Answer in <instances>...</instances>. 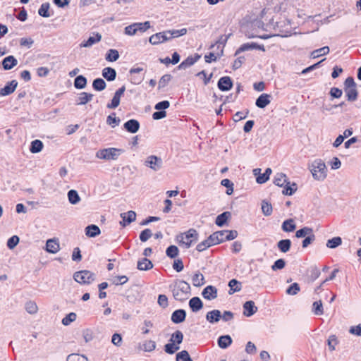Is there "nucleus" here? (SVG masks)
<instances>
[{
    "mask_svg": "<svg viewBox=\"0 0 361 361\" xmlns=\"http://www.w3.org/2000/svg\"><path fill=\"white\" fill-rule=\"evenodd\" d=\"M308 168L315 180L322 181L326 178L327 176V168L324 161L321 159H315L309 165Z\"/></svg>",
    "mask_w": 361,
    "mask_h": 361,
    "instance_id": "f03ea898",
    "label": "nucleus"
},
{
    "mask_svg": "<svg viewBox=\"0 0 361 361\" xmlns=\"http://www.w3.org/2000/svg\"><path fill=\"white\" fill-rule=\"evenodd\" d=\"M179 349V346L173 343H169L164 345V350L166 353L172 355Z\"/></svg>",
    "mask_w": 361,
    "mask_h": 361,
    "instance_id": "774afa93",
    "label": "nucleus"
},
{
    "mask_svg": "<svg viewBox=\"0 0 361 361\" xmlns=\"http://www.w3.org/2000/svg\"><path fill=\"white\" fill-rule=\"evenodd\" d=\"M44 145L43 142L39 140H35L32 141L30 147V151L33 153H39L43 149Z\"/></svg>",
    "mask_w": 361,
    "mask_h": 361,
    "instance_id": "72a5a7b5",
    "label": "nucleus"
},
{
    "mask_svg": "<svg viewBox=\"0 0 361 361\" xmlns=\"http://www.w3.org/2000/svg\"><path fill=\"white\" fill-rule=\"evenodd\" d=\"M272 206L271 204L269 203L266 200H262V211L264 216H269L272 214Z\"/></svg>",
    "mask_w": 361,
    "mask_h": 361,
    "instance_id": "c03bdc74",
    "label": "nucleus"
},
{
    "mask_svg": "<svg viewBox=\"0 0 361 361\" xmlns=\"http://www.w3.org/2000/svg\"><path fill=\"white\" fill-rule=\"evenodd\" d=\"M186 318V312L183 309L175 310L172 314L171 319L174 324H180L183 322Z\"/></svg>",
    "mask_w": 361,
    "mask_h": 361,
    "instance_id": "2eb2a0df",
    "label": "nucleus"
},
{
    "mask_svg": "<svg viewBox=\"0 0 361 361\" xmlns=\"http://www.w3.org/2000/svg\"><path fill=\"white\" fill-rule=\"evenodd\" d=\"M67 361H88L86 356L78 353H72L68 355Z\"/></svg>",
    "mask_w": 361,
    "mask_h": 361,
    "instance_id": "6e6d98bb",
    "label": "nucleus"
},
{
    "mask_svg": "<svg viewBox=\"0 0 361 361\" xmlns=\"http://www.w3.org/2000/svg\"><path fill=\"white\" fill-rule=\"evenodd\" d=\"M217 86L221 91H228L233 87V81L229 76H224L219 80Z\"/></svg>",
    "mask_w": 361,
    "mask_h": 361,
    "instance_id": "1a4fd4ad",
    "label": "nucleus"
},
{
    "mask_svg": "<svg viewBox=\"0 0 361 361\" xmlns=\"http://www.w3.org/2000/svg\"><path fill=\"white\" fill-rule=\"evenodd\" d=\"M50 5L49 3H44L38 10V14L44 18H49L51 15L49 12Z\"/></svg>",
    "mask_w": 361,
    "mask_h": 361,
    "instance_id": "8fccbe9b",
    "label": "nucleus"
},
{
    "mask_svg": "<svg viewBox=\"0 0 361 361\" xmlns=\"http://www.w3.org/2000/svg\"><path fill=\"white\" fill-rule=\"evenodd\" d=\"M290 183L288 181V180H287V182L285 183V184L283 185L284 189L282 191V193L283 195H292L297 190L298 188H297V184L295 183H292V185L294 186V188H290Z\"/></svg>",
    "mask_w": 361,
    "mask_h": 361,
    "instance_id": "37998d69",
    "label": "nucleus"
},
{
    "mask_svg": "<svg viewBox=\"0 0 361 361\" xmlns=\"http://www.w3.org/2000/svg\"><path fill=\"white\" fill-rule=\"evenodd\" d=\"M206 319L211 324L217 323L221 319V312L219 310L209 311L206 314Z\"/></svg>",
    "mask_w": 361,
    "mask_h": 361,
    "instance_id": "6ab92c4d",
    "label": "nucleus"
},
{
    "mask_svg": "<svg viewBox=\"0 0 361 361\" xmlns=\"http://www.w3.org/2000/svg\"><path fill=\"white\" fill-rule=\"evenodd\" d=\"M169 33V32L166 30L164 32H160L154 34L149 38V42L152 45H157L159 44L169 41V40H170Z\"/></svg>",
    "mask_w": 361,
    "mask_h": 361,
    "instance_id": "0eeeda50",
    "label": "nucleus"
},
{
    "mask_svg": "<svg viewBox=\"0 0 361 361\" xmlns=\"http://www.w3.org/2000/svg\"><path fill=\"white\" fill-rule=\"evenodd\" d=\"M316 239L315 235L313 233V232L306 236L305 239L302 240V247L303 248L307 247L310 244H312Z\"/></svg>",
    "mask_w": 361,
    "mask_h": 361,
    "instance_id": "0e129e2a",
    "label": "nucleus"
},
{
    "mask_svg": "<svg viewBox=\"0 0 361 361\" xmlns=\"http://www.w3.org/2000/svg\"><path fill=\"white\" fill-rule=\"evenodd\" d=\"M189 307L193 312H197L202 309L203 302L199 297H193L189 300Z\"/></svg>",
    "mask_w": 361,
    "mask_h": 361,
    "instance_id": "412c9836",
    "label": "nucleus"
},
{
    "mask_svg": "<svg viewBox=\"0 0 361 361\" xmlns=\"http://www.w3.org/2000/svg\"><path fill=\"white\" fill-rule=\"evenodd\" d=\"M106 82L102 78H96L92 82V87L96 91L101 92L104 90L106 88Z\"/></svg>",
    "mask_w": 361,
    "mask_h": 361,
    "instance_id": "c9c22d12",
    "label": "nucleus"
},
{
    "mask_svg": "<svg viewBox=\"0 0 361 361\" xmlns=\"http://www.w3.org/2000/svg\"><path fill=\"white\" fill-rule=\"evenodd\" d=\"M119 53L116 49H111L106 54L105 59L109 62H114L118 59Z\"/></svg>",
    "mask_w": 361,
    "mask_h": 361,
    "instance_id": "ea45409f",
    "label": "nucleus"
},
{
    "mask_svg": "<svg viewBox=\"0 0 361 361\" xmlns=\"http://www.w3.org/2000/svg\"><path fill=\"white\" fill-rule=\"evenodd\" d=\"M202 295L204 299L214 300L217 298V288L212 285L207 286L203 289Z\"/></svg>",
    "mask_w": 361,
    "mask_h": 361,
    "instance_id": "9b49d317",
    "label": "nucleus"
},
{
    "mask_svg": "<svg viewBox=\"0 0 361 361\" xmlns=\"http://www.w3.org/2000/svg\"><path fill=\"white\" fill-rule=\"evenodd\" d=\"M120 101L121 97L114 94L111 102L107 104L106 107L108 109H114L119 106Z\"/></svg>",
    "mask_w": 361,
    "mask_h": 361,
    "instance_id": "680f3d73",
    "label": "nucleus"
},
{
    "mask_svg": "<svg viewBox=\"0 0 361 361\" xmlns=\"http://www.w3.org/2000/svg\"><path fill=\"white\" fill-rule=\"evenodd\" d=\"M183 340V334L180 330H176L171 335L170 341L173 343L180 344Z\"/></svg>",
    "mask_w": 361,
    "mask_h": 361,
    "instance_id": "09e8293b",
    "label": "nucleus"
},
{
    "mask_svg": "<svg viewBox=\"0 0 361 361\" xmlns=\"http://www.w3.org/2000/svg\"><path fill=\"white\" fill-rule=\"evenodd\" d=\"M231 214L229 212H224L216 216L215 224L218 226L222 227L226 224L228 219L231 217Z\"/></svg>",
    "mask_w": 361,
    "mask_h": 361,
    "instance_id": "cd10ccee",
    "label": "nucleus"
},
{
    "mask_svg": "<svg viewBox=\"0 0 361 361\" xmlns=\"http://www.w3.org/2000/svg\"><path fill=\"white\" fill-rule=\"evenodd\" d=\"M291 247V241L289 239H283L277 243L278 249L283 253L288 252Z\"/></svg>",
    "mask_w": 361,
    "mask_h": 361,
    "instance_id": "c85d7f7f",
    "label": "nucleus"
},
{
    "mask_svg": "<svg viewBox=\"0 0 361 361\" xmlns=\"http://www.w3.org/2000/svg\"><path fill=\"white\" fill-rule=\"evenodd\" d=\"M123 128L130 133H135L139 130L140 123L136 119H130L123 124Z\"/></svg>",
    "mask_w": 361,
    "mask_h": 361,
    "instance_id": "f3484780",
    "label": "nucleus"
},
{
    "mask_svg": "<svg viewBox=\"0 0 361 361\" xmlns=\"http://www.w3.org/2000/svg\"><path fill=\"white\" fill-rule=\"evenodd\" d=\"M179 253V250L176 245H170L166 248V254L167 257L174 259L176 258Z\"/></svg>",
    "mask_w": 361,
    "mask_h": 361,
    "instance_id": "603ef678",
    "label": "nucleus"
},
{
    "mask_svg": "<svg viewBox=\"0 0 361 361\" xmlns=\"http://www.w3.org/2000/svg\"><path fill=\"white\" fill-rule=\"evenodd\" d=\"M93 94L86 92H82L78 94V97L76 100V105H85L87 102H90L93 98Z\"/></svg>",
    "mask_w": 361,
    "mask_h": 361,
    "instance_id": "4be33fe9",
    "label": "nucleus"
},
{
    "mask_svg": "<svg viewBox=\"0 0 361 361\" xmlns=\"http://www.w3.org/2000/svg\"><path fill=\"white\" fill-rule=\"evenodd\" d=\"M313 232L312 228L303 227L295 232V237L298 238H305Z\"/></svg>",
    "mask_w": 361,
    "mask_h": 361,
    "instance_id": "de8ad7c7",
    "label": "nucleus"
},
{
    "mask_svg": "<svg viewBox=\"0 0 361 361\" xmlns=\"http://www.w3.org/2000/svg\"><path fill=\"white\" fill-rule=\"evenodd\" d=\"M300 288L298 283H292L286 290V294L290 295H295L298 293Z\"/></svg>",
    "mask_w": 361,
    "mask_h": 361,
    "instance_id": "bf43d9fd",
    "label": "nucleus"
},
{
    "mask_svg": "<svg viewBox=\"0 0 361 361\" xmlns=\"http://www.w3.org/2000/svg\"><path fill=\"white\" fill-rule=\"evenodd\" d=\"M167 31L169 32V36L170 39L185 35L187 33L186 28H182L180 30H171Z\"/></svg>",
    "mask_w": 361,
    "mask_h": 361,
    "instance_id": "864d4df0",
    "label": "nucleus"
},
{
    "mask_svg": "<svg viewBox=\"0 0 361 361\" xmlns=\"http://www.w3.org/2000/svg\"><path fill=\"white\" fill-rule=\"evenodd\" d=\"M156 348V343L154 341H146L143 343V350L145 352H152Z\"/></svg>",
    "mask_w": 361,
    "mask_h": 361,
    "instance_id": "338daca9",
    "label": "nucleus"
},
{
    "mask_svg": "<svg viewBox=\"0 0 361 361\" xmlns=\"http://www.w3.org/2000/svg\"><path fill=\"white\" fill-rule=\"evenodd\" d=\"M18 86V82L13 80L6 83V85L0 89V96L4 97L12 94Z\"/></svg>",
    "mask_w": 361,
    "mask_h": 361,
    "instance_id": "f8f14e48",
    "label": "nucleus"
},
{
    "mask_svg": "<svg viewBox=\"0 0 361 361\" xmlns=\"http://www.w3.org/2000/svg\"><path fill=\"white\" fill-rule=\"evenodd\" d=\"M172 79V76L170 74H165L164 75L159 81V85L158 89L161 90L164 87H165L168 83L171 81Z\"/></svg>",
    "mask_w": 361,
    "mask_h": 361,
    "instance_id": "5fc2aeb1",
    "label": "nucleus"
},
{
    "mask_svg": "<svg viewBox=\"0 0 361 361\" xmlns=\"http://www.w3.org/2000/svg\"><path fill=\"white\" fill-rule=\"evenodd\" d=\"M100 233V228L95 224L89 225L85 228V235L90 238H94Z\"/></svg>",
    "mask_w": 361,
    "mask_h": 361,
    "instance_id": "b1692460",
    "label": "nucleus"
},
{
    "mask_svg": "<svg viewBox=\"0 0 361 361\" xmlns=\"http://www.w3.org/2000/svg\"><path fill=\"white\" fill-rule=\"evenodd\" d=\"M102 76L108 81H114L116 78V71L111 67H106L102 70Z\"/></svg>",
    "mask_w": 361,
    "mask_h": 361,
    "instance_id": "5701e85b",
    "label": "nucleus"
},
{
    "mask_svg": "<svg viewBox=\"0 0 361 361\" xmlns=\"http://www.w3.org/2000/svg\"><path fill=\"white\" fill-rule=\"evenodd\" d=\"M271 173V169L270 168H267L265 171L262 174H259L256 178V181L257 183L262 184L266 183L269 178V176Z\"/></svg>",
    "mask_w": 361,
    "mask_h": 361,
    "instance_id": "79ce46f5",
    "label": "nucleus"
},
{
    "mask_svg": "<svg viewBox=\"0 0 361 361\" xmlns=\"http://www.w3.org/2000/svg\"><path fill=\"white\" fill-rule=\"evenodd\" d=\"M122 152L121 149L114 147L106 148L97 151L96 157L106 160H116Z\"/></svg>",
    "mask_w": 361,
    "mask_h": 361,
    "instance_id": "20e7f679",
    "label": "nucleus"
},
{
    "mask_svg": "<svg viewBox=\"0 0 361 361\" xmlns=\"http://www.w3.org/2000/svg\"><path fill=\"white\" fill-rule=\"evenodd\" d=\"M145 166L150 168L154 171H159L163 166V161L161 157L155 155H150L145 161Z\"/></svg>",
    "mask_w": 361,
    "mask_h": 361,
    "instance_id": "423d86ee",
    "label": "nucleus"
},
{
    "mask_svg": "<svg viewBox=\"0 0 361 361\" xmlns=\"http://www.w3.org/2000/svg\"><path fill=\"white\" fill-rule=\"evenodd\" d=\"M228 286L230 287V290H228V293L230 295L233 294L235 292H238L241 290V283L238 280L233 279H231L228 282Z\"/></svg>",
    "mask_w": 361,
    "mask_h": 361,
    "instance_id": "f704fd0d",
    "label": "nucleus"
},
{
    "mask_svg": "<svg viewBox=\"0 0 361 361\" xmlns=\"http://www.w3.org/2000/svg\"><path fill=\"white\" fill-rule=\"evenodd\" d=\"M102 35L99 33H96L95 36H90L86 41L80 44L81 47H90L95 43L101 41Z\"/></svg>",
    "mask_w": 361,
    "mask_h": 361,
    "instance_id": "a878e982",
    "label": "nucleus"
},
{
    "mask_svg": "<svg viewBox=\"0 0 361 361\" xmlns=\"http://www.w3.org/2000/svg\"><path fill=\"white\" fill-rule=\"evenodd\" d=\"M176 361H192L188 352L183 350L176 354Z\"/></svg>",
    "mask_w": 361,
    "mask_h": 361,
    "instance_id": "4d7b16f0",
    "label": "nucleus"
},
{
    "mask_svg": "<svg viewBox=\"0 0 361 361\" xmlns=\"http://www.w3.org/2000/svg\"><path fill=\"white\" fill-rule=\"evenodd\" d=\"M201 58V55L199 54H195V55L189 56L186 59L183 61L178 66V69H186L194 63H195L200 59Z\"/></svg>",
    "mask_w": 361,
    "mask_h": 361,
    "instance_id": "9d476101",
    "label": "nucleus"
},
{
    "mask_svg": "<svg viewBox=\"0 0 361 361\" xmlns=\"http://www.w3.org/2000/svg\"><path fill=\"white\" fill-rule=\"evenodd\" d=\"M169 289L176 300L183 302L191 295L190 284L183 280H176L169 286Z\"/></svg>",
    "mask_w": 361,
    "mask_h": 361,
    "instance_id": "f257e3e1",
    "label": "nucleus"
},
{
    "mask_svg": "<svg viewBox=\"0 0 361 361\" xmlns=\"http://www.w3.org/2000/svg\"><path fill=\"white\" fill-rule=\"evenodd\" d=\"M348 101L354 102L357 99L358 92L356 87L344 89Z\"/></svg>",
    "mask_w": 361,
    "mask_h": 361,
    "instance_id": "473e14b6",
    "label": "nucleus"
},
{
    "mask_svg": "<svg viewBox=\"0 0 361 361\" xmlns=\"http://www.w3.org/2000/svg\"><path fill=\"white\" fill-rule=\"evenodd\" d=\"M281 228L284 232H292L295 230L296 225L293 219L285 220L281 226Z\"/></svg>",
    "mask_w": 361,
    "mask_h": 361,
    "instance_id": "c756f323",
    "label": "nucleus"
},
{
    "mask_svg": "<svg viewBox=\"0 0 361 361\" xmlns=\"http://www.w3.org/2000/svg\"><path fill=\"white\" fill-rule=\"evenodd\" d=\"M123 221L120 222V224L125 227L126 225L131 224L136 219V213L134 211H128L126 213H121L120 214Z\"/></svg>",
    "mask_w": 361,
    "mask_h": 361,
    "instance_id": "ddd939ff",
    "label": "nucleus"
},
{
    "mask_svg": "<svg viewBox=\"0 0 361 361\" xmlns=\"http://www.w3.org/2000/svg\"><path fill=\"white\" fill-rule=\"evenodd\" d=\"M342 244V238L339 236L329 239L326 242V247L331 249H335Z\"/></svg>",
    "mask_w": 361,
    "mask_h": 361,
    "instance_id": "58836bf2",
    "label": "nucleus"
},
{
    "mask_svg": "<svg viewBox=\"0 0 361 361\" xmlns=\"http://www.w3.org/2000/svg\"><path fill=\"white\" fill-rule=\"evenodd\" d=\"M258 49L263 51H265L264 45H259L256 42H248L243 44L235 51V56L239 54L241 52H244L248 50Z\"/></svg>",
    "mask_w": 361,
    "mask_h": 361,
    "instance_id": "6e6552de",
    "label": "nucleus"
},
{
    "mask_svg": "<svg viewBox=\"0 0 361 361\" xmlns=\"http://www.w3.org/2000/svg\"><path fill=\"white\" fill-rule=\"evenodd\" d=\"M46 251L49 253L55 254L60 250V245L58 239H49L46 243Z\"/></svg>",
    "mask_w": 361,
    "mask_h": 361,
    "instance_id": "dca6fc26",
    "label": "nucleus"
},
{
    "mask_svg": "<svg viewBox=\"0 0 361 361\" xmlns=\"http://www.w3.org/2000/svg\"><path fill=\"white\" fill-rule=\"evenodd\" d=\"M243 314L246 317H251L257 312V307L252 300L246 301L243 304Z\"/></svg>",
    "mask_w": 361,
    "mask_h": 361,
    "instance_id": "4468645a",
    "label": "nucleus"
},
{
    "mask_svg": "<svg viewBox=\"0 0 361 361\" xmlns=\"http://www.w3.org/2000/svg\"><path fill=\"white\" fill-rule=\"evenodd\" d=\"M232 338L229 335H224L219 337L217 343L219 348L226 349L232 343Z\"/></svg>",
    "mask_w": 361,
    "mask_h": 361,
    "instance_id": "393cba45",
    "label": "nucleus"
},
{
    "mask_svg": "<svg viewBox=\"0 0 361 361\" xmlns=\"http://www.w3.org/2000/svg\"><path fill=\"white\" fill-rule=\"evenodd\" d=\"M329 47L328 46L323 47L312 51L310 56L312 59H316L319 56L326 55L329 53Z\"/></svg>",
    "mask_w": 361,
    "mask_h": 361,
    "instance_id": "e433bc0d",
    "label": "nucleus"
},
{
    "mask_svg": "<svg viewBox=\"0 0 361 361\" xmlns=\"http://www.w3.org/2000/svg\"><path fill=\"white\" fill-rule=\"evenodd\" d=\"M68 201L72 204H76L80 201L78 192L75 190H70L68 192Z\"/></svg>",
    "mask_w": 361,
    "mask_h": 361,
    "instance_id": "a19ab883",
    "label": "nucleus"
},
{
    "mask_svg": "<svg viewBox=\"0 0 361 361\" xmlns=\"http://www.w3.org/2000/svg\"><path fill=\"white\" fill-rule=\"evenodd\" d=\"M121 122L119 118L116 116V113L113 112L110 115H109L106 118V123L111 126L112 128L118 126Z\"/></svg>",
    "mask_w": 361,
    "mask_h": 361,
    "instance_id": "a18cd8bd",
    "label": "nucleus"
},
{
    "mask_svg": "<svg viewBox=\"0 0 361 361\" xmlns=\"http://www.w3.org/2000/svg\"><path fill=\"white\" fill-rule=\"evenodd\" d=\"M17 64V59L12 55L5 57L1 62L2 67L6 71L12 69Z\"/></svg>",
    "mask_w": 361,
    "mask_h": 361,
    "instance_id": "a211bd4d",
    "label": "nucleus"
},
{
    "mask_svg": "<svg viewBox=\"0 0 361 361\" xmlns=\"http://www.w3.org/2000/svg\"><path fill=\"white\" fill-rule=\"evenodd\" d=\"M271 95L264 93L259 96V97L256 99L255 105L260 109L265 108L267 105H269L271 102L270 100Z\"/></svg>",
    "mask_w": 361,
    "mask_h": 361,
    "instance_id": "aec40b11",
    "label": "nucleus"
},
{
    "mask_svg": "<svg viewBox=\"0 0 361 361\" xmlns=\"http://www.w3.org/2000/svg\"><path fill=\"white\" fill-rule=\"evenodd\" d=\"M185 238L196 242L198 240V233L195 229L190 228L185 233Z\"/></svg>",
    "mask_w": 361,
    "mask_h": 361,
    "instance_id": "69168bd1",
    "label": "nucleus"
},
{
    "mask_svg": "<svg viewBox=\"0 0 361 361\" xmlns=\"http://www.w3.org/2000/svg\"><path fill=\"white\" fill-rule=\"evenodd\" d=\"M76 318V314L75 312H71L66 315L64 318H63L61 322L64 326H68L71 322L75 321Z\"/></svg>",
    "mask_w": 361,
    "mask_h": 361,
    "instance_id": "052dcab7",
    "label": "nucleus"
},
{
    "mask_svg": "<svg viewBox=\"0 0 361 361\" xmlns=\"http://www.w3.org/2000/svg\"><path fill=\"white\" fill-rule=\"evenodd\" d=\"M213 245H214L213 240L210 241L209 236L206 240H204L202 242L197 244V245L196 247V250L199 252H202V251L205 250L207 248H208L211 246H213Z\"/></svg>",
    "mask_w": 361,
    "mask_h": 361,
    "instance_id": "49530a36",
    "label": "nucleus"
},
{
    "mask_svg": "<svg viewBox=\"0 0 361 361\" xmlns=\"http://www.w3.org/2000/svg\"><path fill=\"white\" fill-rule=\"evenodd\" d=\"M312 312L316 315H322L324 314V309L322 300H318L313 302Z\"/></svg>",
    "mask_w": 361,
    "mask_h": 361,
    "instance_id": "3c124183",
    "label": "nucleus"
},
{
    "mask_svg": "<svg viewBox=\"0 0 361 361\" xmlns=\"http://www.w3.org/2000/svg\"><path fill=\"white\" fill-rule=\"evenodd\" d=\"M238 232L235 230H222L213 233L209 235V240L214 243V245L220 244L226 240H232L237 238Z\"/></svg>",
    "mask_w": 361,
    "mask_h": 361,
    "instance_id": "7ed1b4c3",
    "label": "nucleus"
},
{
    "mask_svg": "<svg viewBox=\"0 0 361 361\" xmlns=\"http://www.w3.org/2000/svg\"><path fill=\"white\" fill-rule=\"evenodd\" d=\"M287 180L288 178L286 174L283 173H278L274 177V183L279 187H283Z\"/></svg>",
    "mask_w": 361,
    "mask_h": 361,
    "instance_id": "4c0bfd02",
    "label": "nucleus"
},
{
    "mask_svg": "<svg viewBox=\"0 0 361 361\" xmlns=\"http://www.w3.org/2000/svg\"><path fill=\"white\" fill-rule=\"evenodd\" d=\"M192 284L195 287H200L205 283L204 277L202 274L197 271L195 273L192 278Z\"/></svg>",
    "mask_w": 361,
    "mask_h": 361,
    "instance_id": "2f4dec72",
    "label": "nucleus"
},
{
    "mask_svg": "<svg viewBox=\"0 0 361 361\" xmlns=\"http://www.w3.org/2000/svg\"><path fill=\"white\" fill-rule=\"evenodd\" d=\"M136 32L140 31L141 32H145L150 27L149 21H145L144 23H135Z\"/></svg>",
    "mask_w": 361,
    "mask_h": 361,
    "instance_id": "e2e57ef3",
    "label": "nucleus"
},
{
    "mask_svg": "<svg viewBox=\"0 0 361 361\" xmlns=\"http://www.w3.org/2000/svg\"><path fill=\"white\" fill-rule=\"evenodd\" d=\"M87 80L82 75H78L74 80V87L78 90L84 89L87 86Z\"/></svg>",
    "mask_w": 361,
    "mask_h": 361,
    "instance_id": "7c9ffc66",
    "label": "nucleus"
},
{
    "mask_svg": "<svg viewBox=\"0 0 361 361\" xmlns=\"http://www.w3.org/2000/svg\"><path fill=\"white\" fill-rule=\"evenodd\" d=\"M221 184L227 188L226 192L227 195H230L233 192V183L229 179H223Z\"/></svg>",
    "mask_w": 361,
    "mask_h": 361,
    "instance_id": "13d9d810",
    "label": "nucleus"
},
{
    "mask_svg": "<svg viewBox=\"0 0 361 361\" xmlns=\"http://www.w3.org/2000/svg\"><path fill=\"white\" fill-rule=\"evenodd\" d=\"M137 268L141 271H147L153 268L152 262L145 257L137 262Z\"/></svg>",
    "mask_w": 361,
    "mask_h": 361,
    "instance_id": "bb28decb",
    "label": "nucleus"
},
{
    "mask_svg": "<svg viewBox=\"0 0 361 361\" xmlns=\"http://www.w3.org/2000/svg\"><path fill=\"white\" fill-rule=\"evenodd\" d=\"M73 279L80 284H90L95 280V274L88 270H81L74 273Z\"/></svg>",
    "mask_w": 361,
    "mask_h": 361,
    "instance_id": "39448f33",
    "label": "nucleus"
}]
</instances>
